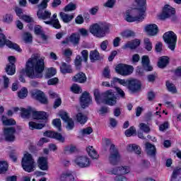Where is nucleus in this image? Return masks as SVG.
I'll return each mask as SVG.
<instances>
[{
  "instance_id": "44",
  "label": "nucleus",
  "mask_w": 181,
  "mask_h": 181,
  "mask_svg": "<svg viewBox=\"0 0 181 181\" xmlns=\"http://www.w3.org/2000/svg\"><path fill=\"white\" fill-rule=\"evenodd\" d=\"M131 172V168L128 166L119 167V175H128Z\"/></svg>"
},
{
  "instance_id": "18",
  "label": "nucleus",
  "mask_w": 181,
  "mask_h": 181,
  "mask_svg": "<svg viewBox=\"0 0 181 181\" xmlns=\"http://www.w3.org/2000/svg\"><path fill=\"white\" fill-rule=\"evenodd\" d=\"M53 18H50L49 21H44L46 25H50L55 29H60L62 28V25H60V22L59 21V19L56 18H57V14L54 13L52 16Z\"/></svg>"
},
{
  "instance_id": "38",
  "label": "nucleus",
  "mask_w": 181,
  "mask_h": 181,
  "mask_svg": "<svg viewBox=\"0 0 181 181\" xmlns=\"http://www.w3.org/2000/svg\"><path fill=\"white\" fill-rule=\"evenodd\" d=\"M76 151H77V147H76V146H66L64 149V155H71V153H74Z\"/></svg>"
},
{
  "instance_id": "49",
  "label": "nucleus",
  "mask_w": 181,
  "mask_h": 181,
  "mask_svg": "<svg viewBox=\"0 0 181 181\" xmlns=\"http://www.w3.org/2000/svg\"><path fill=\"white\" fill-rule=\"evenodd\" d=\"M125 135L126 136H132V135H136V130L135 129V127H131L129 129H127L125 131Z\"/></svg>"
},
{
  "instance_id": "9",
  "label": "nucleus",
  "mask_w": 181,
  "mask_h": 181,
  "mask_svg": "<svg viewBox=\"0 0 181 181\" xmlns=\"http://www.w3.org/2000/svg\"><path fill=\"white\" fill-rule=\"evenodd\" d=\"M115 70L120 76H131L134 73V66L125 64H119L116 66Z\"/></svg>"
},
{
  "instance_id": "46",
  "label": "nucleus",
  "mask_w": 181,
  "mask_h": 181,
  "mask_svg": "<svg viewBox=\"0 0 181 181\" xmlns=\"http://www.w3.org/2000/svg\"><path fill=\"white\" fill-rule=\"evenodd\" d=\"M139 128L141 131H143V132H145V134H149L151 132V127H149V126L145 123H141L139 124Z\"/></svg>"
},
{
  "instance_id": "14",
  "label": "nucleus",
  "mask_w": 181,
  "mask_h": 181,
  "mask_svg": "<svg viewBox=\"0 0 181 181\" xmlns=\"http://www.w3.org/2000/svg\"><path fill=\"white\" fill-rule=\"evenodd\" d=\"M16 133V129L13 127L4 129V138H5V140L7 141V142H13V141H15Z\"/></svg>"
},
{
  "instance_id": "58",
  "label": "nucleus",
  "mask_w": 181,
  "mask_h": 181,
  "mask_svg": "<svg viewBox=\"0 0 181 181\" xmlns=\"http://www.w3.org/2000/svg\"><path fill=\"white\" fill-rule=\"evenodd\" d=\"M92 132H93V128H91L90 127L81 130V134L83 136L85 135H90V134H92Z\"/></svg>"
},
{
  "instance_id": "42",
  "label": "nucleus",
  "mask_w": 181,
  "mask_h": 181,
  "mask_svg": "<svg viewBox=\"0 0 181 181\" xmlns=\"http://www.w3.org/2000/svg\"><path fill=\"white\" fill-rule=\"evenodd\" d=\"M82 62H83V58H81V56L76 55V59L74 60V65L77 70H80V69H81Z\"/></svg>"
},
{
  "instance_id": "43",
  "label": "nucleus",
  "mask_w": 181,
  "mask_h": 181,
  "mask_svg": "<svg viewBox=\"0 0 181 181\" xmlns=\"http://www.w3.org/2000/svg\"><path fill=\"white\" fill-rule=\"evenodd\" d=\"M76 8L77 5H76L73 2H71L64 7V12H71L73 11H76Z\"/></svg>"
},
{
  "instance_id": "63",
  "label": "nucleus",
  "mask_w": 181,
  "mask_h": 181,
  "mask_svg": "<svg viewBox=\"0 0 181 181\" xmlns=\"http://www.w3.org/2000/svg\"><path fill=\"white\" fill-rule=\"evenodd\" d=\"M21 19L24 21V22H26L27 23H33V18L28 15H23L21 16Z\"/></svg>"
},
{
  "instance_id": "36",
  "label": "nucleus",
  "mask_w": 181,
  "mask_h": 181,
  "mask_svg": "<svg viewBox=\"0 0 181 181\" xmlns=\"http://www.w3.org/2000/svg\"><path fill=\"white\" fill-rule=\"evenodd\" d=\"M127 151L129 152H135L136 155H141V147L136 144H129Z\"/></svg>"
},
{
  "instance_id": "16",
  "label": "nucleus",
  "mask_w": 181,
  "mask_h": 181,
  "mask_svg": "<svg viewBox=\"0 0 181 181\" xmlns=\"http://www.w3.org/2000/svg\"><path fill=\"white\" fill-rule=\"evenodd\" d=\"M33 118L36 121H46L49 118V115L45 111H33Z\"/></svg>"
},
{
  "instance_id": "8",
  "label": "nucleus",
  "mask_w": 181,
  "mask_h": 181,
  "mask_svg": "<svg viewBox=\"0 0 181 181\" xmlns=\"http://www.w3.org/2000/svg\"><path fill=\"white\" fill-rule=\"evenodd\" d=\"M110 156H109V162L110 165H118V163L121 160V155L119 154V151H118V148L115 147V145L112 144L109 149Z\"/></svg>"
},
{
  "instance_id": "54",
  "label": "nucleus",
  "mask_w": 181,
  "mask_h": 181,
  "mask_svg": "<svg viewBox=\"0 0 181 181\" xmlns=\"http://www.w3.org/2000/svg\"><path fill=\"white\" fill-rule=\"evenodd\" d=\"M56 69L54 68H49L47 69V72L46 74V78H50L53 77V76H55L56 74Z\"/></svg>"
},
{
  "instance_id": "55",
  "label": "nucleus",
  "mask_w": 181,
  "mask_h": 181,
  "mask_svg": "<svg viewBox=\"0 0 181 181\" xmlns=\"http://www.w3.org/2000/svg\"><path fill=\"white\" fill-rule=\"evenodd\" d=\"M54 139H57V141H59V142H64V137H63V135L62 134L58 133V132H54V136L52 137Z\"/></svg>"
},
{
  "instance_id": "47",
  "label": "nucleus",
  "mask_w": 181,
  "mask_h": 181,
  "mask_svg": "<svg viewBox=\"0 0 181 181\" xmlns=\"http://www.w3.org/2000/svg\"><path fill=\"white\" fill-rule=\"evenodd\" d=\"M13 21V16L12 14L7 13L3 16V22L5 23H12Z\"/></svg>"
},
{
  "instance_id": "31",
  "label": "nucleus",
  "mask_w": 181,
  "mask_h": 181,
  "mask_svg": "<svg viewBox=\"0 0 181 181\" xmlns=\"http://www.w3.org/2000/svg\"><path fill=\"white\" fill-rule=\"evenodd\" d=\"M115 83H119V84H121L122 86H124V87H128L129 84V80H125V79H121L119 78H113V80L111 81V87H114V85Z\"/></svg>"
},
{
  "instance_id": "56",
  "label": "nucleus",
  "mask_w": 181,
  "mask_h": 181,
  "mask_svg": "<svg viewBox=\"0 0 181 181\" xmlns=\"http://www.w3.org/2000/svg\"><path fill=\"white\" fill-rule=\"evenodd\" d=\"M115 2H117L116 0H107V2L104 4L103 6L112 9L115 5Z\"/></svg>"
},
{
  "instance_id": "13",
  "label": "nucleus",
  "mask_w": 181,
  "mask_h": 181,
  "mask_svg": "<svg viewBox=\"0 0 181 181\" xmlns=\"http://www.w3.org/2000/svg\"><path fill=\"white\" fill-rule=\"evenodd\" d=\"M31 95L34 100H37V101H39L41 104L46 105L49 103L46 95H45V93L42 92V90H33L31 92Z\"/></svg>"
},
{
  "instance_id": "30",
  "label": "nucleus",
  "mask_w": 181,
  "mask_h": 181,
  "mask_svg": "<svg viewBox=\"0 0 181 181\" xmlns=\"http://www.w3.org/2000/svg\"><path fill=\"white\" fill-rule=\"evenodd\" d=\"M33 111L32 107H28V109L24 107L21 108V117L25 118L26 119L30 118V114L33 115Z\"/></svg>"
},
{
  "instance_id": "61",
  "label": "nucleus",
  "mask_w": 181,
  "mask_h": 181,
  "mask_svg": "<svg viewBox=\"0 0 181 181\" xmlns=\"http://www.w3.org/2000/svg\"><path fill=\"white\" fill-rule=\"evenodd\" d=\"M122 37H132V36H135V33L134 31L127 30L122 33Z\"/></svg>"
},
{
  "instance_id": "1",
  "label": "nucleus",
  "mask_w": 181,
  "mask_h": 181,
  "mask_svg": "<svg viewBox=\"0 0 181 181\" xmlns=\"http://www.w3.org/2000/svg\"><path fill=\"white\" fill-rule=\"evenodd\" d=\"M43 71H45V60L37 55H34L26 62L25 69L21 71L19 80L21 83L26 82L23 75H22L25 74V73L29 78H42L43 77Z\"/></svg>"
},
{
  "instance_id": "7",
  "label": "nucleus",
  "mask_w": 181,
  "mask_h": 181,
  "mask_svg": "<svg viewBox=\"0 0 181 181\" xmlns=\"http://www.w3.org/2000/svg\"><path fill=\"white\" fill-rule=\"evenodd\" d=\"M176 11L172 6L166 4L163 8L162 13L159 16V19L160 21H165V19H169V18H172V21H176Z\"/></svg>"
},
{
  "instance_id": "28",
  "label": "nucleus",
  "mask_w": 181,
  "mask_h": 181,
  "mask_svg": "<svg viewBox=\"0 0 181 181\" xmlns=\"http://www.w3.org/2000/svg\"><path fill=\"white\" fill-rule=\"evenodd\" d=\"M59 16H60L62 21L64 23H69V22H71V21H73V19H74V16L71 15V14H67L64 12H60Z\"/></svg>"
},
{
  "instance_id": "19",
  "label": "nucleus",
  "mask_w": 181,
  "mask_h": 181,
  "mask_svg": "<svg viewBox=\"0 0 181 181\" xmlns=\"http://www.w3.org/2000/svg\"><path fill=\"white\" fill-rule=\"evenodd\" d=\"M141 45V41L138 39H135L132 41H129L127 42L123 47L122 49L124 50L127 49H130L131 50H134L136 49Z\"/></svg>"
},
{
  "instance_id": "3",
  "label": "nucleus",
  "mask_w": 181,
  "mask_h": 181,
  "mask_svg": "<svg viewBox=\"0 0 181 181\" xmlns=\"http://www.w3.org/2000/svg\"><path fill=\"white\" fill-rule=\"evenodd\" d=\"M145 12H146V7L133 8L130 11L126 12L125 21L129 23L132 22H142L145 19Z\"/></svg>"
},
{
  "instance_id": "6",
  "label": "nucleus",
  "mask_w": 181,
  "mask_h": 181,
  "mask_svg": "<svg viewBox=\"0 0 181 181\" xmlns=\"http://www.w3.org/2000/svg\"><path fill=\"white\" fill-rule=\"evenodd\" d=\"M164 42L168 45L172 52H173L176 47V42H177V36L173 33V31H168L165 33L163 35Z\"/></svg>"
},
{
  "instance_id": "10",
  "label": "nucleus",
  "mask_w": 181,
  "mask_h": 181,
  "mask_svg": "<svg viewBox=\"0 0 181 181\" xmlns=\"http://www.w3.org/2000/svg\"><path fill=\"white\" fill-rule=\"evenodd\" d=\"M74 162L76 166L81 168H90L91 166V161L86 156H76Z\"/></svg>"
},
{
  "instance_id": "27",
  "label": "nucleus",
  "mask_w": 181,
  "mask_h": 181,
  "mask_svg": "<svg viewBox=\"0 0 181 181\" xmlns=\"http://www.w3.org/2000/svg\"><path fill=\"white\" fill-rule=\"evenodd\" d=\"M86 151L90 158H91V159H98V153H97V151L94 149V147H93V146H88L86 148Z\"/></svg>"
},
{
  "instance_id": "32",
  "label": "nucleus",
  "mask_w": 181,
  "mask_h": 181,
  "mask_svg": "<svg viewBox=\"0 0 181 181\" xmlns=\"http://www.w3.org/2000/svg\"><path fill=\"white\" fill-rule=\"evenodd\" d=\"M60 71L62 74H67V73H72L73 71L70 64H67L66 62H62L60 66Z\"/></svg>"
},
{
  "instance_id": "2",
  "label": "nucleus",
  "mask_w": 181,
  "mask_h": 181,
  "mask_svg": "<svg viewBox=\"0 0 181 181\" xmlns=\"http://www.w3.org/2000/svg\"><path fill=\"white\" fill-rule=\"evenodd\" d=\"M93 95L97 104H106L111 107L117 104V96L111 90L102 93L100 90L95 89L93 90Z\"/></svg>"
},
{
  "instance_id": "21",
  "label": "nucleus",
  "mask_w": 181,
  "mask_h": 181,
  "mask_svg": "<svg viewBox=\"0 0 181 181\" xmlns=\"http://www.w3.org/2000/svg\"><path fill=\"white\" fill-rule=\"evenodd\" d=\"M38 168L41 170H47L49 169V165H47V158L40 157L37 160Z\"/></svg>"
},
{
  "instance_id": "25",
  "label": "nucleus",
  "mask_w": 181,
  "mask_h": 181,
  "mask_svg": "<svg viewBox=\"0 0 181 181\" xmlns=\"http://www.w3.org/2000/svg\"><path fill=\"white\" fill-rule=\"evenodd\" d=\"M37 16H38L39 19H42V21H46V19H50L52 16V13L49 11H43L39 10L37 13Z\"/></svg>"
},
{
  "instance_id": "12",
  "label": "nucleus",
  "mask_w": 181,
  "mask_h": 181,
  "mask_svg": "<svg viewBox=\"0 0 181 181\" xmlns=\"http://www.w3.org/2000/svg\"><path fill=\"white\" fill-rule=\"evenodd\" d=\"M142 83L138 79H129L128 90L132 94H136L141 91Z\"/></svg>"
},
{
  "instance_id": "57",
  "label": "nucleus",
  "mask_w": 181,
  "mask_h": 181,
  "mask_svg": "<svg viewBox=\"0 0 181 181\" xmlns=\"http://www.w3.org/2000/svg\"><path fill=\"white\" fill-rule=\"evenodd\" d=\"M180 175V169H175L173 170V174L171 175V181L177 180V176Z\"/></svg>"
},
{
  "instance_id": "40",
  "label": "nucleus",
  "mask_w": 181,
  "mask_h": 181,
  "mask_svg": "<svg viewBox=\"0 0 181 181\" xmlns=\"http://www.w3.org/2000/svg\"><path fill=\"white\" fill-rule=\"evenodd\" d=\"M35 35H41V37L43 40H46L47 37L45 35V33L42 30V27L40 25H35Z\"/></svg>"
},
{
  "instance_id": "5",
  "label": "nucleus",
  "mask_w": 181,
  "mask_h": 181,
  "mask_svg": "<svg viewBox=\"0 0 181 181\" xmlns=\"http://www.w3.org/2000/svg\"><path fill=\"white\" fill-rule=\"evenodd\" d=\"M21 165L23 170L28 173L35 172V169H36V162H35L33 156L29 153H25L21 160Z\"/></svg>"
},
{
  "instance_id": "50",
  "label": "nucleus",
  "mask_w": 181,
  "mask_h": 181,
  "mask_svg": "<svg viewBox=\"0 0 181 181\" xmlns=\"http://www.w3.org/2000/svg\"><path fill=\"white\" fill-rule=\"evenodd\" d=\"M52 125L57 128L58 131L62 132V121L60 119H54L52 120Z\"/></svg>"
},
{
  "instance_id": "17",
  "label": "nucleus",
  "mask_w": 181,
  "mask_h": 181,
  "mask_svg": "<svg viewBox=\"0 0 181 181\" xmlns=\"http://www.w3.org/2000/svg\"><path fill=\"white\" fill-rule=\"evenodd\" d=\"M91 97L90 96V93L88 92H84L82 93L80 99L81 105L83 108H86V107H88V105L91 103Z\"/></svg>"
},
{
  "instance_id": "22",
  "label": "nucleus",
  "mask_w": 181,
  "mask_h": 181,
  "mask_svg": "<svg viewBox=\"0 0 181 181\" xmlns=\"http://www.w3.org/2000/svg\"><path fill=\"white\" fill-rule=\"evenodd\" d=\"M146 152L148 156H155L156 155V148L152 144L146 142Z\"/></svg>"
},
{
  "instance_id": "51",
  "label": "nucleus",
  "mask_w": 181,
  "mask_h": 181,
  "mask_svg": "<svg viewBox=\"0 0 181 181\" xmlns=\"http://www.w3.org/2000/svg\"><path fill=\"white\" fill-rule=\"evenodd\" d=\"M8 170V163L0 161V173H5Z\"/></svg>"
},
{
  "instance_id": "52",
  "label": "nucleus",
  "mask_w": 181,
  "mask_h": 181,
  "mask_svg": "<svg viewBox=\"0 0 181 181\" xmlns=\"http://www.w3.org/2000/svg\"><path fill=\"white\" fill-rule=\"evenodd\" d=\"M71 90L73 93H75V94H80V93H82L83 91V90H81V87L77 84L72 85Z\"/></svg>"
},
{
  "instance_id": "4",
  "label": "nucleus",
  "mask_w": 181,
  "mask_h": 181,
  "mask_svg": "<svg viewBox=\"0 0 181 181\" xmlns=\"http://www.w3.org/2000/svg\"><path fill=\"white\" fill-rule=\"evenodd\" d=\"M89 30L93 36L101 38L110 32V25L107 23H95L90 27Z\"/></svg>"
},
{
  "instance_id": "59",
  "label": "nucleus",
  "mask_w": 181,
  "mask_h": 181,
  "mask_svg": "<svg viewBox=\"0 0 181 181\" xmlns=\"http://www.w3.org/2000/svg\"><path fill=\"white\" fill-rule=\"evenodd\" d=\"M50 0H43L40 4H38V8L39 11H43V9H46V8H47V3Z\"/></svg>"
},
{
  "instance_id": "15",
  "label": "nucleus",
  "mask_w": 181,
  "mask_h": 181,
  "mask_svg": "<svg viewBox=\"0 0 181 181\" xmlns=\"http://www.w3.org/2000/svg\"><path fill=\"white\" fill-rule=\"evenodd\" d=\"M144 31L148 36H156L159 32V28L156 24H148L145 26Z\"/></svg>"
},
{
  "instance_id": "48",
  "label": "nucleus",
  "mask_w": 181,
  "mask_h": 181,
  "mask_svg": "<svg viewBox=\"0 0 181 181\" xmlns=\"http://www.w3.org/2000/svg\"><path fill=\"white\" fill-rule=\"evenodd\" d=\"M18 96L21 99L26 98L28 97V89L23 88L18 93Z\"/></svg>"
},
{
  "instance_id": "64",
  "label": "nucleus",
  "mask_w": 181,
  "mask_h": 181,
  "mask_svg": "<svg viewBox=\"0 0 181 181\" xmlns=\"http://www.w3.org/2000/svg\"><path fill=\"white\" fill-rule=\"evenodd\" d=\"M114 180L115 181H128V179L123 175H117L115 177Z\"/></svg>"
},
{
  "instance_id": "29",
  "label": "nucleus",
  "mask_w": 181,
  "mask_h": 181,
  "mask_svg": "<svg viewBox=\"0 0 181 181\" xmlns=\"http://www.w3.org/2000/svg\"><path fill=\"white\" fill-rule=\"evenodd\" d=\"M69 42L74 45V46H77L80 43V34L78 33H72L69 36Z\"/></svg>"
},
{
  "instance_id": "41",
  "label": "nucleus",
  "mask_w": 181,
  "mask_h": 181,
  "mask_svg": "<svg viewBox=\"0 0 181 181\" xmlns=\"http://www.w3.org/2000/svg\"><path fill=\"white\" fill-rule=\"evenodd\" d=\"M1 121L4 124V125H6V126L15 125V124H16V122L15 121V119H7L6 116H2Z\"/></svg>"
},
{
  "instance_id": "39",
  "label": "nucleus",
  "mask_w": 181,
  "mask_h": 181,
  "mask_svg": "<svg viewBox=\"0 0 181 181\" xmlns=\"http://www.w3.org/2000/svg\"><path fill=\"white\" fill-rule=\"evenodd\" d=\"M167 90L172 93V94H176L177 93V90L176 89V86L173 83H170V81H167L165 83Z\"/></svg>"
},
{
  "instance_id": "35",
  "label": "nucleus",
  "mask_w": 181,
  "mask_h": 181,
  "mask_svg": "<svg viewBox=\"0 0 181 181\" xmlns=\"http://www.w3.org/2000/svg\"><path fill=\"white\" fill-rule=\"evenodd\" d=\"M16 71L15 64H8L6 66V72L8 76H13Z\"/></svg>"
},
{
  "instance_id": "34",
  "label": "nucleus",
  "mask_w": 181,
  "mask_h": 181,
  "mask_svg": "<svg viewBox=\"0 0 181 181\" xmlns=\"http://www.w3.org/2000/svg\"><path fill=\"white\" fill-rule=\"evenodd\" d=\"M28 125L30 127V129H42V128H45L46 127L45 123H36L35 122H29Z\"/></svg>"
},
{
  "instance_id": "20",
  "label": "nucleus",
  "mask_w": 181,
  "mask_h": 181,
  "mask_svg": "<svg viewBox=\"0 0 181 181\" xmlns=\"http://www.w3.org/2000/svg\"><path fill=\"white\" fill-rule=\"evenodd\" d=\"M149 63V57L146 55L143 56L141 58V64L146 71H152L153 70V67Z\"/></svg>"
},
{
  "instance_id": "23",
  "label": "nucleus",
  "mask_w": 181,
  "mask_h": 181,
  "mask_svg": "<svg viewBox=\"0 0 181 181\" xmlns=\"http://www.w3.org/2000/svg\"><path fill=\"white\" fill-rule=\"evenodd\" d=\"M73 81L81 84H84L87 81V76H86V74L80 72L73 77Z\"/></svg>"
},
{
  "instance_id": "24",
  "label": "nucleus",
  "mask_w": 181,
  "mask_h": 181,
  "mask_svg": "<svg viewBox=\"0 0 181 181\" xmlns=\"http://www.w3.org/2000/svg\"><path fill=\"white\" fill-rule=\"evenodd\" d=\"M61 181H74V175L71 171L64 172L60 177Z\"/></svg>"
},
{
  "instance_id": "60",
  "label": "nucleus",
  "mask_w": 181,
  "mask_h": 181,
  "mask_svg": "<svg viewBox=\"0 0 181 181\" xmlns=\"http://www.w3.org/2000/svg\"><path fill=\"white\" fill-rule=\"evenodd\" d=\"M65 122H66L67 124L66 128V129H68V131H71V129L74 128V121H73V119H69L68 121Z\"/></svg>"
},
{
  "instance_id": "37",
  "label": "nucleus",
  "mask_w": 181,
  "mask_h": 181,
  "mask_svg": "<svg viewBox=\"0 0 181 181\" xmlns=\"http://www.w3.org/2000/svg\"><path fill=\"white\" fill-rule=\"evenodd\" d=\"M90 62L92 63H94L96 60H100V52L97 49H95L93 51H90V55H89Z\"/></svg>"
},
{
  "instance_id": "11",
  "label": "nucleus",
  "mask_w": 181,
  "mask_h": 181,
  "mask_svg": "<svg viewBox=\"0 0 181 181\" xmlns=\"http://www.w3.org/2000/svg\"><path fill=\"white\" fill-rule=\"evenodd\" d=\"M5 45H7L9 49H13L17 52H21V47L16 43L12 42V41L7 40L6 37L4 33H0V47H4Z\"/></svg>"
},
{
  "instance_id": "53",
  "label": "nucleus",
  "mask_w": 181,
  "mask_h": 181,
  "mask_svg": "<svg viewBox=\"0 0 181 181\" xmlns=\"http://www.w3.org/2000/svg\"><path fill=\"white\" fill-rule=\"evenodd\" d=\"M23 39L25 43H32V34L25 33L23 34Z\"/></svg>"
},
{
  "instance_id": "26",
  "label": "nucleus",
  "mask_w": 181,
  "mask_h": 181,
  "mask_svg": "<svg viewBox=\"0 0 181 181\" xmlns=\"http://www.w3.org/2000/svg\"><path fill=\"white\" fill-rule=\"evenodd\" d=\"M168 64H169V57L163 56L160 57L158 62V67H159V69H165Z\"/></svg>"
},
{
  "instance_id": "45",
  "label": "nucleus",
  "mask_w": 181,
  "mask_h": 181,
  "mask_svg": "<svg viewBox=\"0 0 181 181\" xmlns=\"http://www.w3.org/2000/svg\"><path fill=\"white\" fill-rule=\"evenodd\" d=\"M144 42L146 50L151 52V50H152V42H151V40H149V38H145Z\"/></svg>"
},
{
  "instance_id": "62",
  "label": "nucleus",
  "mask_w": 181,
  "mask_h": 181,
  "mask_svg": "<svg viewBox=\"0 0 181 181\" xmlns=\"http://www.w3.org/2000/svg\"><path fill=\"white\" fill-rule=\"evenodd\" d=\"M59 117L62 118V119L63 121H64L65 122H67V121L69 119H71V118H70L69 117V115L67 114V112H62L60 114H59Z\"/></svg>"
},
{
  "instance_id": "33",
  "label": "nucleus",
  "mask_w": 181,
  "mask_h": 181,
  "mask_svg": "<svg viewBox=\"0 0 181 181\" xmlns=\"http://www.w3.org/2000/svg\"><path fill=\"white\" fill-rule=\"evenodd\" d=\"M76 119L77 122H79V124H81V125H84L86 122L88 120V117L87 116L81 112H78L76 116Z\"/></svg>"
}]
</instances>
